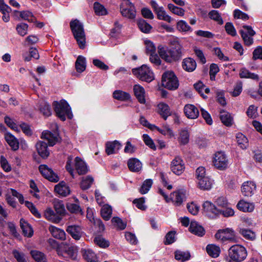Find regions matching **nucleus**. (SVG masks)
<instances>
[{
  "instance_id": "f257e3e1",
  "label": "nucleus",
  "mask_w": 262,
  "mask_h": 262,
  "mask_svg": "<svg viewBox=\"0 0 262 262\" xmlns=\"http://www.w3.org/2000/svg\"><path fill=\"white\" fill-rule=\"evenodd\" d=\"M70 27L79 48L84 49L86 42L83 25L78 20L75 19L71 21Z\"/></svg>"
},
{
  "instance_id": "f03ea898",
  "label": "nucleus",
  "mask_w": 262,
  "mask_h": 262,
  "mask_svg": "<svg viewBox=\"0 0 262 262\" xmlns=\"http://www.w3.org/2000/svg\"><path fill=\"white\" fill-rule=\"evenodd\" d=\"M74 163L75 169L79 175L84 174L88 172V169L87 166L81 158L77 157L73 161V158L71 156H69L68 157L67 161L66 167L67 171L70 173L73 178H74Z\"/></svg>"
},
{
  "instance_id": "7ed1b4c3",
  "label": "nucleus",
  "mask_w": 262,
  "mask_h": 262,
  "mask_svg": "<svg viewBox=\"0 0 262 262\" xmlns=\"http://www.w3.org/2000/svg\"><path fill=\"white\" fill-rule=\"evenodd\" d=\"M54 111L57 116L62 121H64L66 118L71 119L73 117V114L71 112V108L64 100H61L59 102L55 101L53 103Z\"/></svg>"
},
{
  "instance_id": "20e7f679",
  "label": "nucleus",
  "mask_w": 262,
  "mask_h": 262,
  "mask_svg": "<svg viewBox=\"0 0 262 262\" xmlns=\"http://www.w3.org/2000/svg\"><path fill=\"white\" fill-rule=\"evenodd\" d=\"M247 256L246 248L240 245H235L231 246L229 250V258L228 262H242Z\"/></svg>"
},
{
  "instance_id": "39448f33",
  "label": "nucleus",
  "mask_w": 262,
  "mask_h": 262,
  "mask_svg": "<svg viewBox=\"0 0 262 262\" xmlns=\"http://www.w3.org/2000/svg\"><path fill=\"white\" fill-rule=\"evenodd\" d=\"M162 85L170 90H175L178 88L179 83L174 73L172 71H168L165 72L162 75Z\"/></svg>"
},
{
  "instance_id": "423d86ee",
  "label": "nucleus",
  "mask_w": 262,
  "mask_h": 262,
  "mask_svg": "<svg viewBox=\"0 0 262 262\" xmlns=\"http://www.w3.org/2000/svg\"><path fill=\"white\" fill-rule=\"evenodd\" d=\"M133 74L142 81L150 82L154 79V73L150 68L145 64L132 70Z\"/></svg>"
},
{
  "instance_id": "0eeeda50",
  "label": "nucleus",
  "mask_w": 262,
  "mask_h": 262,
  "mask_svg": "<svg viewBox=\"0 0 262 262\" xmlns=\"http://www.w3.org/2000/svg\"><path fill=\"white\" fill-rule=\"evenodd\" d=\"M215 238L221 242H235V232L230 228L219 230L215 234Z\"/></svg>"
},
{
  "instance_id": "6e6552de",
  "label": "nucleus",
  "mask_w": 262,
  "mask_h": 262,
  "mask_svg": "<svg viewBox=\"0 0 262 262\" xmlns=\"http://www.w3.org/2000/svg\"><path fill=\"white\" fill-rule=\"evenodd\" d=\"M202 208L205 215L210 219H216L221 214V210L209 201H205L202 204Z\"/></svg>"
},
{
  "instance_id": "1a4fd4ad",
  "label": "nucleus",
  "mask_w": 262,
  "mask_h": 262,
  "mask_svg": "<svg viewBox=\"0 0 262 262\" xmlns=\"http://www.w3.org/2000/svg\"><path fill=\"white\" fill-rule=\"evenodd\" d=\"M170 44L173 46L168 49L170 56L167 59L168 62H172L179 60L182 57V46L177 39L170 41Z\"/></svg>"
},
{
  "instance_id": "9d476101",
  "label": "nucleus",
  "mask_w": 262,
  "mask_h": 262,
  "mask_svg": "<svg viewBox=\"0 0 262 262\" xmlns=\"http://www.w3.org/2000/svg\"><path fill=\"white\" fill-rule=\"evenodd\" d=\"M213 163L217 169L223 170L228 167L229 161L224 152L217 151L214 155Z\"/></svg>"
},
{
  "instance_id": "9b49d317",
  "label": "nucleus",
  "mask_w": 262,
  "mask_h": 262,
  "mask_svg": "<svg viewBox=\"0 0 262 262\" xmlns=\"http://www.w3.org/2000/svg\"><path fill=\"white\" fill-rule=\"evenodd\" d=\"M120 9V12L123 17L130 19H133L136 17V11L135 6L128 1L122 3Z\"/></svg>"
},
{
  "instance_id": "f8f14e48",
  "label": "nucleus",
  "mask_w": 262,
  "mask_h": 262,
  "mask_svg": "<svg viewBox=\"0 0 262 262\" xmlns=\"http://www.w3.org/2000/svg\"><path fill=\"white\" fill-rule=\"evenodd\" d=\"M150 4L157 14L158 19L165 20L168 23H171L173 20L171 16L167 14L164 8L162 6H159L156 1L151 0L150 2Z\"/></svg>"
},
{
  "instance_id": "ddd939ff",
  "label": "nucleus",
  "mask_w": 262,
  "mask_h": 262,
  "mask_svg": "<svg viewBox=\"0 0 262 262\" xmlns=\"http://www.w3.org/2000/svg\"><path fill=\"white\" fill-rule=\"evenodd\" d=\"M172 172L176 175H181L185 169L184 162L181 157L177 156L172 160L170 164Z\"/></svg>"
},
{
  "instance_id": "4468645a",
  "label": "nucleus",
  "mask_w": 262,
  "mask_h": 262,
  "mask_svg": "<svg viewBox=\"0 0 262 262\" xmlns=\"http://www.w3.org/2000/svg\"><path fill=\"white\" fill-rule=\"evenodd\" d=\"M39 170L45 178L51 182H57L59 180L57 174L46 165H40L39 167Z\"/></svg>"
},
{
  "instance_id": "2eb2a0df",
  "label": "nucleus",
  "mask_w": 262,
  "mask_h": 262,
  "mask_svg": "<svg viewBox=\"0 0 262 262\" xmlns=\"http://www.w3.org/2000/svg\"><path fill=\"white\" fill-rule=\"evenodd\" d=\"M240 33L245 45L250 46L253 43L252 36L255 34V32L250 26H244Z\"/></svg>"
},
{
  "instance_id": "dca6fc26",
  "label": "nucleus",
  "mask_w": 262,
  "mask_h": 262,
  "mask_svg": "<svg viewBox=\"0 0 262 262\" xmlns=\"http://www.w3.org/2000/svg\"><path fill=\"white\" fill-rule=\"evenodd\" d=\"M57 253L59 256L63 257H69L72 259H76L77 256V248L76 247L71 246L67 249L66 247H59L57 250Z\"/></svg>"
},
{
  "instance_id": "f3484780",
  "label": "nucleus",
  "mask_w": 262,
  "mask_h": 262,
  "mask_svg": "<svg viewBox=\"0 0 262 262\" xmlns=\"http://www.w3.org/2000/svg\"><path fill=\"white\" fill-rule=\"evenodd\" d=\"M186 190L180 189L171 193L169 202L171 201L174 205L179 206L186 200Z\"/></svg>"
},
{
  "instance_id": "a211bd4d",
  "label": "nucleus",
  "mask_w": 262,
  "mask_h": 262,
  "mask_svg": "<svg viewBox=\"0 0 262 262\" xmlns=\"http://www.w3.org/2000/svg\"><path fill=\"white\" fill-rule=\"evenodd\" d=\"M255 183L251 181L245 182L241 186V191L243 195L245 196H251L256 191Z\"/></svg>"
},
{
  "instance_id": "6ab92c4d",
  "label": "nucleus",
  "mask_w": 262,
  "mask_h": 262,
  "mask_svg": "<svg viewBox=\"0 0 262 262\" xmlns=\"http://www.w3.org/2000/svg\"><path fill=\"white\" fill-rule=\"evenodd\" d=\"M67 232L74 239L78 241L82 236V232L81 227L76 225H69L66 229Z\"/></svg>"
},
{
  "instance_id": "aec40b11",
  "label": "nucleus",
  "mask_w": 262,
  "mask_h": 262,
  "mask_svg": "<svg viewBox=\"0 0 262 262\" xmlns=\"http://www.w3.org/2000/svg\"><path fill=\"white\" fill-rule=\"evenodd\" d=\"M133 91L138 101L141 104H145L146 102L145 91L144 88L140 84H137L134 85Z\"/></svg>"
},
{
  "instance_id": "412c9836",
  "label": "nucleus",
  "mask_w": 262,
  "mask_h": 262,
  "mask_svg": "<svg viewBox=\"0 0 262 262\" xmlns=\"http://www.w3.org/2000/svg\"><path fill=\"white\" fill-rule=\"evenodd\" d=\"M41 138L48 142L49 146L54 145L58 141V135L57 133H51L48 130H45L42 133Z\"/></svg>"
},
{
  "instance_id": "4be33fe9",
  "label": "nucleus",
  "mask_w": 262,
  "mask_h": 262,
  "mask_svg": "<svg viewBox=\"0 0 262 262\" xmlns=\"http://www.w3.org/2000/svg\"><path fill=\"white\" fill-rule=\"evenodd\" d=\"M184 112L186 116L189 119H195L199 115L198 109L193 104H188L185 105Z\"/></svg>"
},
{
  "instance_id": "5701e85b",
  "label": "nucleus",
  "mask_w": 262,
  "mask_h": 262,
  "mask_svg": "<svg viewBox=\"0 0 262 262\" xmlns=\"http://www.w3.org/2000/svg\"><path fill=\"white\" fill-rule=\"evenodd\" d=\"M86 67V58L81 55L78 56L75 62V69L77 73H75L74 75L77 77L79 76V74L85 70Z\"/></svg>"
},
{
  "instance_id": "b1692460",
  "label": "nucleus",
  "mask_w": 262,
  "mask_h": 262,
  "mask_svg": "<svg viewBox=\"0 0 262 262\" xmlns=\"http://www.w3.org/2000/svg\"><path fill=\"white\" fill-rule=\"evenodd\" d=\"M237 208L244 212H251L255 208L254 203L241 200L236 205Z\"/></svg>"
},
{
  "instance_id": "393cba45",
  "label": "nucleus",
  "mask_w": 262,
  "mask_h": 262,
  "mask_svg": "<svg viewBox=\"0 0 262 262\" xmlns=\"http://www.w3.org/2000/svg\"><path fill=\"white\" fill-rule=\"evenodd\" d=\"M54 190L60 196L63 197L68 195L71 192L69 187L63 181L55 185Z\"/></svg>"
},
{
  "instance_id": "a878e982",
  "label": "nucleus",
  "mask_w": 262,
  "mask_h": 262,
  "mask_svg": "<svg viewBox=\"0 0 262 262\" xmlns=\"http://www.w3.org/2000/svg\"><path fill=\"white\" fill-rule=\"evenodd\" d=\"M36 148L39 155L42 158H47L50 154L47 144L46 142L39 141L36 144Z\"/></svg>"
},
{
  "instance_id": "bb28decb",
  "label": "nucleus",
  "mask_w": 262,
  "mask_h": 262,
  "mask_svg": "<svg viewBox=\"0 0 262 262\" xmlns=\"http://www.w3.org/2000/svg\"><path fill=\"white\" fill-rule=\"evenodd\" d=\"M121 147V143L117 140L108 142L106 143L105 151L108 155L114 154L117 153Z\"/></svg>"
},
{
  "instance_id": "cd10ccee",
  "label": "nucleus",
  "mask_w": 262,
  "mask_h": 262,
  "mask_svg": "<svg viewBox=\"0 0 262 262\" xmlns=\"http://www.w3.org/2000/svg\"><path fill=\"white\" fill-rule=\"evenodd\" d=\"M44 216L48 221L54 223H58L60 222L62 218L58 214L55 213L51 208H47L44 212Z\"/></svg>"
},
{
  "instance_id": "c85d7f7f",
  "label": "nucleus",
  "mask_w": 262,
  "mask_h": 262,
  "mask_svg": "<svg viewBox=\"0 0 262 262\" xmlns=\"http://www.w3.org/2000/svg\"><path fill=\"white\" fill-rule=\"evenodd\" d=\"M157 112L165 120L171 115L168 105L164 102H160L157 105Z\"/></svg>"
},
{
  "instance_id": "c756f323",
  "label": "nucleus",
  "mask_w": 262,
  "mask_h": 262,
  "mask_svg": "<svg viewBox=\"0 0 262 262\" xmlns=\"http://www.w3.org/2000/svg\"><path fill=\"white\" fill-rule=\"evenodd\" d=\"M5 139L12 150H17L19 148V143L18 140L11 134L6 133Z\"/></svg>"
},
{
  "instance_id": "7c9ffc66",
  "label": "nucleus",
  "mask_w": 262,
  "mask_h": 262,
  "mask_svg": "<svg viewBox=\"0 0 262 262\" xmlns=\"http://www.w3.org/2000/svg\"><path fill=\"white\" fill-rule=\"evenodd\" d=\"M189 231L191 233L202 236L205 234L204 228L196 221H191L189 227Z\"/></svg>"
},
{
  "instance_id": "2f4dec72",
  "label": "nucleus",
  "mask_w": 262,
  "mask_h": 262,
  "mask_svg": "<svg viewBox=\"0 0 262 262\" xmlns=\"http://www.w3.org/2000/svg\"><path fill=\"white\" fill-rule=\"evenodd\" d=\"M127 165L129 169L133 172H139L142 168V163L136 158H131L128 160Z\"/></svg>"
},
{
  "instance_id": "473e14b6",
  "label": "nucleus",
  "mask_w": 262,
  "mask_h": 262,
  "mask_svg": "<svg viewBox=\"0 0 262 262\" xmlns=\"http://www.w3.org/2000/svg\"><path fill=\"white\" fill-rule=\"evenodd\" d=\"M196 183L198 187L202 190H208L211 189L212 185V180L207 176L199 180Z\"/></svg>"
},
{
  "instance_id": "72a5a7b5",
  "label": "nucleus",
  "mask_w": 262,
  "mask_h": 262,
  "mask_svg": "<svg viewBox=\"0 0 262 262\" xmlns=\"http://www.w3.org/2000/svg\"><path fill=\"white\" fill-rule=\"evenodd\" d=\"M49 230L55 238L61 240H64L66 239V233L64 230L52 225L49 227Z\"/></svg>"
},
{
  "instance_id": "f704fd0d",
  "label": "nucleus",
  "mask_w": 262,
  "mask_h": 262,
  "mask_svg": "<svg viewBox=\"0 0 262 262\" xmlns=\"http://www.w3.org/2000/svg\"><path fill=\"white\" fill-rule=\"evenodd\" d=\"M182 67L184 70L187 72L193 71L196 67L195 61L191 58H187L183 60Z\"/></svg>"
},
{
  "instance_id": "c9c22d12",
  "label": "nucleus",
  "mask_w": 262,
  "mask_h": 262,
  "mask_svg": "<svg viewBox=\"0 0 262 262\" xmlns=\"http://www.w3.org/2000/svg\"><path fill=\"white\" fill-rule=\"evenodd\" d=\"M83 257L87 262H98L95 253L90 249L82 250Z\"/></svg>"
},
{
  "instance_id": "e433bc0d",
  "label": "nucleus",
  "mask_w": 262,
  "mask_h": 262,
  "mask_svg": "<svg viewBox=\"0 0 262 262\" xmlns=\"http://www.w3.org/2000/svg\"><path fill=\"white\" fill-rule=\"evenodd\" d=\"M154 129H157L161 134L167 136L169 138L172 137L174 136V134L170 127V126L167 124H164L161 128H160L156 125H153Z\"/></svg>"
},
{
  "instance_id": "4c0bfd02",
  "label": "nucleus",
  "mask_w": 262,
  "mask_h": 262,
  "mask_svg": "<svg viewBox=\"0 0 262 262\" xmlns=\"http://www.w3.org/2000/svg\"><path fill=\"white\" fill-rule=\"evenodd\" d=\"M30 254L36 262H47L46 255L41 251L36 250H31Z\"/></svg>"
},
{
  "instance_id": "58836bf2",
  "label": "nucleus",
  "mask_w": 262,
  "mask_h": 262,
  "mask_svg": "<svg viewBox=\"0 0 262 262\" xmlns=\"http://www.w3.org/2000/svg\"><path fill=\"white\" fill-rule=\"evenodd\" d=\"M100 212L102 217L105 221H108L112 214V208L108 204H103Z\"/></svg>"
},
{
  "instance_id": "ea45409f",
  "label": "nucleus",
  "mask_w": 262,
  "mask_h": 262,
  "mask_svg": "<svg viewBox=\"0 0 262 262\" xmlns=\"http://www.w3.org/2000/svg\"><path fill=\"white\" fill-rule=\"evenodd\" d=\"M220 119L222 123L226 126H231L233 124V118L228 112L222 111L220 112Z\"/></svg>"
},
{
  "instance_id": "a19ab883",
  "label": "nucleus",
  "mask_w": 262,
  "mask_h": 262,
  "mask_svg": "<svg viewBox=\"0 0 262 262\" xmlns=\"http://www.w3.org/2000/svg\"><path fill=\"white\" fill-rule=\"evenodd\" d=\"M206 251L209 256L216 258L219 256L221 250L219 246L214 244H209L206 247Z\"/></svg>"
},
{
  "instance_id": "79ce46f5",
  "label": "nucleus",
  "mask_w": 262,
  "mask_h": 262,
  "mask_svg": "<svg viewBox=\"0 0 262 262\" xmlns=\"http://www.w3.org/2000/svg\"><path fill=\"white\" fill-rule=\"evenodd\" d=\"M20 227L25 236L31 237L33 234V231L31 226L23 219L20 221Z\"/></svg>"
},
{
  "instance_id": "37998d69",
  "label": "nucleus",
  "mask_w": 262,
  "mask_h": 262,
  "mask_svg": "<svg viewBox=\"0 0 262 262\" xmlns=\"http://www.w3.org/2000/svg\"><path fill=\"white\" fill-rule=\"evenodd\" d=\"M113 97L118 100L124 101L129 100L130 95L127 92L121 90H116L113 93Z\"/></svg>"
},
{
  "instance_id": "c03bdc74",
  "label": "nucleus",
  "mask_w": 262,
  "mask_h": 262,
  "mask_svg": "<svg viewBox=\"0 0 262 262\" xmlns=\"http://www.w3.org/2000/svg\"><path fill=\"white\" fill-rule=\"evenodd\" d=\"M239 75L241 78H250L256 80H258L259 79L258 75L249 72L245 68H243L240 70Z\"/></svg>"
},
{
  "instance_id": "a18cd8bd",
  "label": "nucleus",
  "mask_w": 262,
  "mask_h": 262,
  "mask_svg": "<svg viewBox=\"0 0 262 262\" xmlns=\"http://www.w3.org/2000/svg\"><path fill=\"white\" fill-rule=\"evenodd\" d=\"M236 138L237 143L239 147L243 149H246L248 146V140L247 137L241 133L236 134Z\"/></svg>"
},
{
  "instance_id": "49530a36",
  "label": "nucleus",
  "mask_w": 262,
  "mask_h": 262,
  "mask_svg": "<svg viewBox=\"0 0 262 262\" xmlns=\"http://www.w3.org/2000/svg\"><path fill=\"white\" fill-rule=\"evenodd\" d=\"M137 25L140 30L144 33H149L152 29L151 25L143 19L138 20Z\"/></svg>"
},
{
  "instance_id": "de8ad7c7",
  "label": "nucleus",
  "mask_w": 262,
  "mask_h": 262,
  "mask_svg": "<svg viewBox=\"0 0 262 262\" xmlns=\"http://www.w3.org/2000/svg\"><path fill=\"white\" fill-rule=\"evenodd\" d=\"M54 209L60 216L64 214L66 209L62 201L59 200H55L53 202Z\"/></svg>"
},
{
  "instance_id": "09e8293b",
  "label": "nucleus",
  "mask_w": 262,
  "mask_h": 262,
  "mask_svg": "<svg viewBox=\"0 0 262 262\" xmlns=\"http://www.w3.org/2000/svg\"><path fill=\"white\" fill-rule=\"evenodd\" d=\"M39 108L40 111L46 116H49L51 114V110L49 104L45 101L39 102Z\"/></svg>"
},
{
  "instance_id": "8fccbe9b",
  "label": "nucleus",
  "mask_w": 262,
  "mask_h": 262,
  "mask_svg": "<svg viewBox=\"0 0 262 262\" xmlns=\"http://www.w3.org/2000/svg\"><path fill=\"white\" fill-rule=\"evenodd\" d=\"M152 183L153 181L151 179H146L143 182L142 186L140 188L139 192L142 194L147 193L150 190Z\"/></svg>"
},
{
  "instance_id": "3c124183",
  "label": "nucleus",
  "mask_w": 262,
  "mask_h": 262,
  "mask_svg": "<svg viewBox=\"0 0 262 262\" xmlns=\"http://www.w3.org/2000/svg\"><path fill=\"white\" fill-rule=\"evenodd\" d=\"M190 257V253L188 252L182 251H177L175 252V258L182 262L188 260Z\"/></svg>"
},
{
  "instance_id": "603ef678",
  "label": "nucleus",
  "mask_w": 262,
  "mask_h": 262,
  "mask_svg": "<svg viewBox=\"0 0 262 262\" xmlns=\"http://www.w3.org/2000/svg\"><path fill=\"white\" fill-rule=\"evenodd\" d=\"M179 142L181 144L185 145L187 144L189 140V134L187 130H181L180 132L179 137Z\"/></svg>"
},
{
  "instance_id": "864d4df0",
  "label": "nucleus",
  "mask_w": 262,
  "mask_h": 262,
  "mask_svg": "<svg viewBox=\"0 0 262 262\" xmlns=\"http://www.w3.org/2000/svg\"><path fill=\"white\" fill-rule=\"evenodd\" d=\"M239 232L245 238L247 239L253 240L255 238V233L251 230L246 229L245 228H240L239 230Z\"/></svg>"
},
{
  "instance_id": "5fc2aeb1",
  "label": "nucleus",
  "mask_w": 262,
  "mask_h": 262,
  "mask_svg": "<svg viewBox=\"0 0 262 262\" xmlns=\"http://www.w3.org/2000/svg\"><path fill=\"white\" fill-rule=\"evenodd\" d=\"M94 181L93 178L91 176H87L82 178L81 182V187L82 189L85 190L90 187Z\"/></svg>"
},
{
  "instance_id": "6e6d98bb",
  "label": "nucleus",
  "mask_w": 262,
  "mask_h": 262,
  "mask_svg": "<svg viewBox=\"0 0 262 262\" xmlns=\"http://www.w3.org/2000/svg\"><path fill=\"white\" fill-rule=\"evenodd\" d=\"M94 9L97 15H103L107 14L106 9L98 2H95L94 4Z\"/></svg>"
},
{
  "instance_id": "4d7b16f0",
  "label": "nucleus",
  "mask_w": 262,
  "mask_h": 262,
  "mask_svg": "<svg viewBox=\"0 0 262 262\" xmlns=\"http://www.w3.org/2000/svg\"><path fill=\"white\" fill-rule=\"evenodd\" d=\"M208 15L210 18L216 21L219 24L222 25L223 24V20L219 11L212 10Z\"/></svg>"
},
{
  "instance_id": "13d9d810",
  "label": "nucleus",
  "mask_w": 262,
  "mask_h": 262,
  "mask_svg": "<svg viewBox=\"0 0 262 262\" xmlns=\"http://www.w3.org/2000/svg\"><path fill=\"white\" fill-rule=\"evenodd\" d=\"M112 224L119 230H123L126 226V224L118 217H114L112 219Z\"/></svg>"
},
{
  "instance_id": "bf43d9fd",
  "label": "nucleus",
  "mask_w": 262,
  "mask_h": 262,
  "mask_svg": "<svg viewBox=\"0 0 262 262\" xmlns=\"http://www.w3.org/2000/svg\"><path fill=\"white\" fill-rule=\"evenodd\" d=\"M158 50L160 57L168 62V60L167 59H168L167 58H169L168 57L170 56V53L168 49H166L162 46H159L158 47Z\"/></svg>"
},
{
  "instance_id": "052dcab7",
  "label": "nucleus",
  "mask_w": 262,
  "mask_h": 262,
  "mask_svg": "<svg viewBox=\"0 0 262 262\" xmlns=\"http://www.w3.org/2000/svg\"><path fill=\"white\" fill-rule=\"evenodd\" d=\"M168 9L174 14L179 16H183L184 15V10L181 8L177 7L172 4L168 5Z\"/></svg>"
},
{
  "instance_id": "680f3d73",
  "label": "nucleus",
  "mask_w": 262,
  "mask_h": 262,
  "mask_svg": "<svg viewBox=\"0 0 262 262\" xmlns=\"http://www.w3.org/2000/svg\"><path fill=\"white\" fill-rule=\"evenodd\" d=\"M188 211L193 215H196L200 210V206L194 202L189 203L187 205Z\"/></svg>"
},
{
  "instance_id": "e2e57ef3",
  "label": "nucleus",
  "mask_w": 262,
  "mask_h": 262,
  "mask_svg": "<svg viewBox=\"0 0 262 262\" xmlns=\"http://www.w3.org/2000/svg\"><path fill=\"white\" fill-rule=\"evenodd\" d=\"M144 43L147 54L149 55L156 53V48L152 42L149 40H145Z\"/></svg>"
},
{
  "instance_id": "0e129e2a",
  "label": "nucleus",
  "mask_w": 262,
  "mask_h": 262,
  "mask_svg": "<svg viewBox=\"0 0 262 262\" xmlns=\"http://www.w3.org/2000/svg\"><path fill=\"white\" fill-rule=\"evenodd\" d=\"M94 242L101 248H106L109 246V242L101 236H96L94 239Z\"/></svg>"
},
{
  "instance_id": "69168bd1",
  "label": "nucleus",
  "mask_w": 262,
  "mask_h": 262,
  "mask_svg": "<svg viewBox=\"0 0 262 262\" xmlns=\"http://www.w3.org/2000/svg\"><path fill=\"white\" fill-rule=\"evenodd\" d=\"M28 26L25 23H20L17 25L16 29L18 34L22 36L27 34Z\"/></svg>"
},
{
  "instance_id": "338daca9",
  "label": "nucleus",
  "mask_w": 262,
  "mask_h": 262,
  "mask_svg": "<svg viewBox=\"0 0 262 262\" xmlns=\"http://www.w3.org/2000/svg\"><path fill=\"white\" fill-rule=\"evenodd\" d=\"M177 28L179 31L182 32L191 31V27L185 21L182 20L177 23Z\"/></svg>"
},
{
  "instance_id": "774afa93",
  "label": "nucleus",
  "mask_w": 262,
  "mask_h": 262,
  "mask_svg": "<svg viewBox=\"0 0 262 262\" xmlns=\"http://www.w3.org/2000/svg\"><path fill=\"white\" fill-rule=\"evenodd\" d=\"M12 254L17 262H27L24 253L20 252L17 250H14Z\"/></svg>"
}]
</instances>
